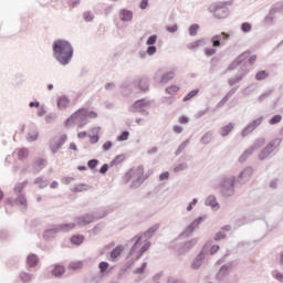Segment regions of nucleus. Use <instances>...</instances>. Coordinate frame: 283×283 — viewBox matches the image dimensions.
I'll return each instance as SVG.
<instances>
[{
  "label": "nucleus",
  "instance_id": "nucleus-1",
  "mask_svg": "<svg viewBox=\"0 0 283 283\" xmlns=\"http://www.w3.org/2000/svg\"><path fill=\"white\" fill-rule=\"evenodd\" d=\"M53 59L56 60L59 65L62 67H67L74 59V46L67 40H55L52 44Z\"/></svg>",
  "mask_w": 283,
  "mask_h": 283
},
{
  "label": "nucleus",
  "instance_id": "nucleus-2",
  "mask_svg": "<svg viewBox=\"0 0 283 283\" xmlns=\"http://www.w3.org/2000/svg\"><path fill=\"white\" fill-rule=\"evenodd\" d=\"M235 187H240V182L234 175H221L219 177V188L223 198L235 196Z\"/></svg>",
  "mask_w": 283,
  "mask_h": 283
},
{
  "label": "nucleus",
  "instance_id": "nucleus-3",
  "mask_svg": "<svg viewBox=\"0 0 283 283\" xmlns=\"http://www.w3.org/2000/svg\"><path fill=\"white\" fill-rule=\"evenodd\" d=\"M136 88L140 92H147V90H149V82L147 80H138L134 82H123L120 85L122 94H124V96H129L132 92L135 94L138 93Z\"/></svg>",
  "mask_w": 283,
  "mask_h": 283
},
{
  "label": "nucleus",
  "instance_id": "nucleus-4",
  "mask_svg": "<svg viewBox=\"0 0 283 283\" xmlns=\"http://www.w3.org/2000/svg\"><path fill=\"white\" fill-rule=\"evenodd\" d=\"M255 61H258V56L256 55H251V53L249 52H244L241 55H239L228 67L229 72H233V70H235V67H240V70H248L247 65H253V63H255Z\"/></svg>",
  "mask_w": 283,
  "mask_h": 283
},
{
  "label": "nucleus",
  "instance_id": "nucleus-5",
  "mask_svg": "<svg viewBox=\"0 0 283 283\" xmlns=\"http://www.w3.org/2000/svg\"><path fill=\"white\" fill-rule=\"evenodd\" d=\"M143 169H145L144 166H138L137 169H130L125 175L126 182H129V180H133L130 188L132 189H138L145 182V176L143 175Z\"/></svg>",
  "mask_w": 283,
  "mask_h": 283
},
{
  "label": "nucleus",
  "instance_id": "nucleus-6",
  "mask_svg": "<svg viewBox=\"0 0 283 283\" xmlns=\"http://www.w3.org/2000/svg\"><path fill=\"white\" fill-rule=\"evenodd\" d=\"M233 2L231 1H226V2H216L212 3L208 10L211 12L216 19H227L229 14H231V11L227 6H231Z\"/></svg>",
  "mask_w": 283,
  "mask_h": 283
},
{
  "label": "nucleus",
  "instance_id": "nucleus-7",
  "mask_svg": "<svg viewBox=\"0 0 283 283\" xmlns=\"http://www.w3.org/2000/svg\"><path fill=\"white\" fill-rule=\"evenodd\" d=\"M25 187H28V180L20 182L14 187V193H17L18 197L14 199V201L12 198L7 199V205H9V207L12 206V202H14V205H20V207H23V209L28 208V199H25V195L21 193Z\"/></svg>",
  "mask_w": 283,
  "mask_h": 283
},
{
  "label": "nucleus",
  "instance_id": "nucleus-8",
  "mask_svg": "<svg viewBox=\"0 0 283 283\" xmlns=\"http://www.w3.org/2000/svg\"><path fill=\"white\" fill-rule=\"evenodd\" d=\"M77 125L80 129H83V126L87 124V109L80 108L74 114H72L66 120V127L70 125Z\"/></svg>",
  "mask_w": 283,
  "mask_h": 283
},
{
  "label": "nucleus",
  "instance_id": "nucleus-9",
  "mask_svg": "<svg viewBox=\"0 0 283 283\" xmlns=\"http://www.w3.org/2000/svg\"><path fill=\"white\" fill-rule=\"evenodd\" d=\"M151 107V101L142 98L136 102L128 108V112L132 114H140L142 116L149 115V108Z\"/></svg>",
  "mask_w": 283,
  "mask_h": 283
},
{
  "label": "nucleus",
  "instance_id": "nucleus-10",
  "mask_svg": "<svg viewBox=\"0 0 283 283\" xmlns=\"http://www.w3.org/2000/svg\"><path fill=\"white\" fill-rule=\"evenodd\" d=\"M282 145V138L277 137L272 139L268 145L259 153L258 158L259 160H266L273 154L275 148Z\"/></svg>",
  "mask_w": 283,
  "mask_h": 283
},
{
  "label": "nucleus",
  "instance_id": "nucleus-11",
  "mask_svg": "<svg viewBox=\"0 0 283 283\" xmlns=\"http://www.w3.org/2000/svg\"><path fill=\"white\" fill-rule=\"evenodd\" d=\"M106 213L98 216L96 212H88L75 218V222L77 227H87V224H92V222H96V220H101V218H105Z\"/></svg>",
  "mask_w": 283,
  "mask_h": 283
},
{
  "label": "nucleus",
  "instance_id": "nucleus-12",
  "mask_svg": "<svg viewBox=\"0 0 283 283\" xmlns=\"http://www.w3.org/2000/svg\"><path fill=\"white\" fill-rule=\"evenodd\" d=\"M65 143H67V135L54 136L50 142L49 149L52 154H57Z\"/></svg>",
  "mask_w": 283,
  "mask_h": 283
},
{
  "label": "nucleus",
  "instance_id": "nucleus-13",
  "mask_svg": "<svg viewBox=\"0 0 283 283\" xmlns=\"http://www.w3.org/2000/svg\"><path fill=\"white\" fill-rule=\"evenodd\" d=\"M262 123H264V116H260L256 119H253L242 129L241 136L247 138V136H249V134H253V132H255V129H258Z\"/></svg>",
  "mask_w": 283,
  "mask_h": 283
},
{
  "label": "nucleus",
  "instance_id": "nucleus-14",
  "mask_svg": "<svg viewBox=\"0 0 283 283\" xmlns=\"http://www.w3.org/2000/svg\"><path fill=\"white\" fill-rule=\"evenodd\" d=\"M253 171V167L248 166L238 176H235L240 187H242V185H247V182L251 180Z\"/></svg>",
  "mask_w": 283,
  "mask_h": 283
},
{
  "label": "nucleus",
  "instance_id": "nucleus-15",
  "mask_svg": "<svg viewBox=\"0 0 283 283\" xmlns=\"http://www.w3.org/2000/svg\"><path fill=\"white\" fill-rule=\"evenodd\" d=\"M207 255H209V252H207V247H203L199 254L192 261L191 269L193 271H198V269L202 266V263L205 262V258H207Z\"/></svg>",
  "mask_w": 283,
  "mask_h": 283
},
{
  "label": "nucleus",
  "instance_id": "nucleus-16",
  "mask_svg": "<svg viewBox=\"0 0 283 283\" xmlns=\"http://www.w3.org/2000/svg\"><path fill=\"white\" fill-rule=\"evenodd\" d=\"M231 35L227 32H221V34H216L211 38V43L213 48H221V45H226L224 41H229Z\"/></svg>",
  "mask_w": 283,
  "mask_h": 283
},
{
  "label": "nucleus",
  "instance_id": "nucleus-17",
  "mask_svg": "<svg viewBox=\"0 0 283 283\" xmlns=\"http://www.w3.org/2000/svg\"><path fill=\"white\" fill-rule=\"evenodd\" d=\"M202 220H205V217H198L197 219H195L188 227H186V229L181 232L180 235H184L185 238H189V235H191V232L196 231V229L200 227V224L202 223Z\"/></svg>",
  "mask_w": 283,
  "mask_h": 283
},
{
  "label": "nucleus",
  "instance_id": "nucleus-18",
  "mask_svg": "<svg viewBox=\"0 0 283 283\" xmlns=\"http://www.w3.org/2000/svg\"><path fill=\"white\" fill-rule=\"evenodd\" d=\"M247 74H249V69H240L239 74L228 80V85H230V87L238 85V83H240V81H242Z\"/></svg>",
  "mask_w": 283,
  "mask_h": 283
},
{
  "label": "nucleus",
  "instance_id": "nucleus-19",
  "mask_svg": "<svg viewBox=\"0 0 283 283\" xmlns=\"http://www.w3.org/2000/svg\"><path fill=\"white\" fill-rule=\"evenodd\" d=\"M118 17L123 23H132V21H134V11L128 9H120L118 11Z\"/></svg>",
  "mask_w": 283,
  "mask_h": 283
},
{
  "label": "nucleus",
  "instance_id": "nucleus-20",
  "mask_svg": "<svg viewBox=\"0 0 283 283\" xmlns=\"http://www.w3.org/2000/svg\"><path fill=\"white\" fill-rule=\"evenodd\" d=\"M206 207H210L212 211H218L220 209V203H218V199L214 195H210L207 197L205 201Z\"/></svg>",
  "mask_w": 283,
  "mask_h": 283
},
{
  "label": "nucleus",
  "instance_id": "nucleus-21",
  "mask_svg": "<svg viewBox=\"0 0 283 283\" xmlns=\"http://www.w3.org/2000/svg\"><path fill=\"white\" fill-rule=\"evenodd\" d=\"M231 266H233V262H229L222 265L219 272L217 273V280H224L229 271H231Z\"/></svg>",
  "mask_w": 283,
  "mask_h": 283
},
{
  "label": "nucleus",
  "instance_id": "nucleus-22",
  "mask_svg": "<svg viewBox=\"0 0 283 283\" xmlns=\"http://www.w3.org/2000/svg\"><path fill=\"white\" fill-rule=\"evenodd\" d=\"M70 103H72V101H70L67 98V96L63 95V96H60L57 98V102H56V105H57V109H67V107H70Z\"/></svg>",
  "mask_w": 283,
  "mask_h": 283
},
{
  "label": "nucleus",
  "instance_id": "nucleus-23",
  "mask_svg": "<svg viewBox=\"0 0 283 283\" xmlns=\"http://www.w3.org/2000/svg\"><path fill=\"white\" fill-rule=\"evenodd\" d=\"M158 229H160V223L154 224L142 234V238H146V240L154 238V234L156 233V231H158Z\"/></svg>",
  "mask_w": 283,
  "mask_h": 283
},
{
  "label": "nucleus",
  "instance_id": "nucleus-24",
  "mask_svg": "<svg viewBox=\"0 0 283 283\" xmlns=\"http://www.w3.org/2000/svg\"><path fill=\"white\" fill-rule=\"evenodd\" d=\"M56 233H59V228L54 226L53 228L44 231L43 238L44 240H54V238H56Z\"/></svg>",
  "mask_w": 283,
  "mask_h": 283
},
{
  "label": "nucleus",
  "instance_id": "nucleus-25",
  "mask_svg": "<svg viewBox=\"0 0 283 283\" xmlns=\"http://www.w3.org/2000/svg\"><path fill=\"white\" fill-rule=\"evenodd\" d=\"M175 77H176V72L169 71L167 73L161 74L159 83L167 85V83H169V81H174Z\"/></svg>",
  "mask_w": 283,
  "mask_h": 283
},
{
  "label": "nucleus",
  "instance_id": "nucleus-26",
  "mask_svg": "<svg viewBox=\"0 0 283 283\" xmlns=\"http://www.w3.org/2000/svg\"><path fill=\"white\" fill-rule=\"evenodd\" d=\"M196 244H198V239H191L184 243V245L179 249L180 253H189V250L192 249Z\"/></svg>",
  "mask_w": 283,
  "mask_h": 283
},
{
  "label": "nucleus",
  "instance_id": "nucleus-27",
  "mask_svg": "<svg viewBox=\"0 0 283 283\" xmlns=\"http://www.w3.org/2000/svg\"><path fill=\"white\" fill-rule=\"evenodd\" d=\"M234 127L235 126L233 123H229L228 125L222 126L219 130L220 136H222V138H226V136H229L233 132Z\"/></svg>",
  "mask_w": 283,
  "mask_h": 283
},
{
  "label": "nucleus",
  "instance_id": "nucleus-28",
  "mask_svg": "<svg viewBox=\"0 0 283 283\" xmlns=\"http://www.w3.org/2000/svg\"><path fill=\"white\" fill-rule=\"evenodd\" d=\"M90 189H92V186L87 184H78V185H75L73 188H71V191L73 193H81L83 191H90Z\"/></svg>",
  "mask_w": 283,
  "mask_h": 283
},
{
  "label": "nucleus",
  "instance_id": "nucleus-29",
  "mask_svg": "<svg viewBox=\"0 0 283 283\" xmlns=\"http://www.w3.org/2000/svg\"><path fill=\"white\" fill-rule=\"evenodd\" d=\"M46 165H48V160H45V159H38L33 164V171H36V174H39V171H41L42 169H45Z\"/></svg>",
  "mask_w": 283,
  "mask_h": 283
},
{
  "label": "nucleus",
  "instance_id": "nucleus-30",
  "mask_svg": "<svg viewBox=\"0 0 283 283\" xmlns=\"http://www.w3.org/2000/svg\"><path fill=\"white\" fill-rule=\"evenodd\" d=\"M207 45V40L206 39H200L195 42H191L188 45V50H198V48H205Z\"/></svg>",
  "mask_w": 283,
  "mask_h": 283
},
{
  "label": "nucleus",
  "instance_id": "nucleus-31",
  "mask_svg": "<svg viewBox=\"0 0 283 283\" xmlns=\"http://www.w3.org/2000/svg\"><path fill=\"white\" fill-rule=\"evenodd\" d=\"M251 220L249 217H241L234 221V229H240V227H244L245 224H251Z\"/></svg>",
  "mask_w": 283,
  "mask_h": 283
},
{
  "label": "nucleus",
  "instance_id": "nucleus-32",
  "mask_svg": "<svg viewBox=\"0 0 283 283\" xmlns=\"http://www.w3.org/2000/svg\"><path fill=\"white\" fill-rule=\"evenodd\" d=\"M142 240L143 235H136L130 240V242H134V244L130 248L129 255H134V253H136V249H138V244H140Z\"/></svg>",
  "mask_w": 283,
  "mask_h": 283
},
{
  "label": "nucleus",
  "instance_id": "nucleus-33",
  "mask_svg": "<svg viewBox=\"0 0 283 283\" xmlns=\"http://www.w3.org/2000/svg\"><path fill=\"white\" fill-rule=\"evenodd\" d=\"M27 264L30 269H34L39 264V256L36 254H29L27 258Z\"/></svg>",
  "mask_w": 283,
  "mask_h": 283
},
{
  "label": "nucleus",
  "instance_id": "nucleus-34",
  "mask_svg": "<svg viewBox=\"0 0 283 283\" xmlns=\"http://www.w3.org/2000/svg\"><path fill=\"white\" fill-rule=\"evenodd\" d=\"M213 140V130H208L201 138L200 143L201 145H209Z\"/></svg>",
  "mask_w": 283,
  "mask_h": 283
},
{
  "label": "nucleus",
  "instance_id": "nucleus-35",
  "mask_svg": "<svg viewBox=\"0 0 283 283\" xmlns=\"http://www.w3.org/2000/svg\"><path fill=\"white\" fill-rule=\"evenodd\" d=\"M57 231L59 233H61V231H63L64 233H67V231H72V229H74V227H76L75 223H62V224H57Z\"/></svg>",
  "mask_w": 283,
  "mask_h": 283
},
{
  "label": "nucleus",
  "instance_id": "nucleus-36",
  "mask_svg": "<svg viewBox=\"0 0 283 283\" xmlns=\"http://www.w3.org/2000/svg\"><path fill=\"white\" fill-rule=\"evenodd\" d=\"M266 143V138L264 137H259L258 139H255V142L253 143V145L250 147V149L254 150L255 149H260V147H264V144Z\"/></svg>",
  "mask_w": 283,
  "mask_h": 283
},
{
  "label": "nucleus",
  "instance_id": "nucleus-37",
  "mask_svg": "<svg viewBox=\"0 0 283 283\" xmlns=\"http://www.w3.org/2000/svg\"><path fill=\"white\" fill-rule=\"evenodd\" d=\"M282 10H283V4H282V2H276V3H274V4L271 7V9L269 10V12L275 17V14H280V12H282Z\"/></svg>",
  "mask_w": 283,
  "mask_h": 283
},
{
  "label": "nucleus",
  "instance_id": "nucleus-38",
  "mask_svg": "<svg viewBox=\"0 0 283 283\" xmlns=\"http://www.w3.org/2000/svg\"><path fill=\"white\" fill-rule=\"evenodd\" d=\"M151 247V242L148 241L146 242L137 252L136 259L140 260V258H143V255L145 254V252L149 251V248Z\"/></svg>",
  "mask_w": 283,
  "mask_h": 283
},
{
  "label": "nucleus",
  "instance_id": "nucleus-39",
  "mask_svg": "<svg viewBox=\"0 0 283 283\" xmlns=\"http://www.w3.org/2000/svg\"><path fill=\"white\" fill-rule=\"evenodd\" d=\"M189 143L190 139H186L185 142H182L175 151V156H180L187 149V147H189Z\"/></svg>",
  "mask_w": 283,
  "mask_h": 283
},
{
  "label": "nucleus",
  "instance_id": "nucleus-40",
  "mask_svg": "<svg viewBox=\"0 0 283 283\" xmlns=\"http://www.w3.org/2000/svg\"><path fill=\"white\" fill-rule=\"evenodd\" d=\"M253 148L245 149L244 153L239 157V163H247L249 157L253 155Z\"/></svg>",
  "mask_w": 283,
  "mask_h": 283
},
{
  "label": "nucleus",
  "instance_id": "nucleus-41",
  "mask_svg": "<svg viewBox=\"0 0 283 283\" xmlns=\"http://www.w3.org/2000/svg\"><path fill=\"white\" fill-rule=\"evenodd\" d=\"M33 279H34V276L28 272H20V274H19V280L22 283H29Z\"/></svg>",
  "mask_w": 283,
  "mask_h": 283
},
{
  "label": "nucleus",
  "instance_id": "nucleus-42",
  "mask_svg": "<svg viewBox=\"0 0 283 283\" xmlns=\"http://www.w3.org/2000/svg\"><path fill=\"white\" fill-rule=\"evenodd\" d=\"M124 249L125 248L123 245H117L115 249L111 251V259L113 260V262L114 260H116V258L120 255V253H123Z\"/></svg>",
  "mask_w": 283,
  "mask_h": 283
},
{
  "label": "nucleus",
  "instance_id": "nucleus-43",
  "mask_svg": "<svg viewBox=\"0 0 283 283\" xmlns=\"http://www.w3.org/2000/svg\"><path fill=\"white\" fill-rule=\"evenodd\" d=\"M71 242L75 244V247H81V243L85 242V237L82 234H75L71 237Z\"/></svg>",
  "mask_w": 283,
  "mask_h": 283
},
{
  "label": "nucleus",
  "instance_id": "nucleus-44",
  "mask_svg": "<svg viewBox=\"0 0 283 283\" xmlns=\"http://www.w3.org/2000/svg\"><path fill=\"white\" fill-rule=\"evenodd\" d=\"M273 92H275V90H273V88H268L266 91H264V92L258 97L259 103H263V101H266V98H270V96H271V94H273Z\"/></svg>",
  "mask_w": 283,
  "mask_h": 283
},
{
  "label": "nucleus",
  "instance_id": "nucleus-45",
  "mask_svg": "<svg viewBox=\"0 0 283 283\" xmlns=\"http://www.w3.org/2000/svg\"><path fill=\"white\" fill-rule=\"evenodd\" d=\"M34 185H38L40 189H45L50 182L46 179H43V177H38L34 180Z\"/></svg>",
  "mask_w": 283,
  "mask_h": 283
},
{
  "label": "nucleus",
  "instance_id": "nucleus-46",
  "mask_svg": "<svg viewBox=\"0 0 283 283\" xmlns=\"http://www.w3.org/2000/svg\"><path fill=\"white\" fill-rule=\"evenodd\" d=\"M63 273H65V268H63V265H55L52 270V275H54V277H61Z\"/></svg>",
  "mask_w": 283,
  "mask_h": 283
},
{
  "label": "nucleus",
  "instance_id": "nucleus-47",
  "mask_svg": "<svg viewBox=\"0 0 283 283\" xmlns=\"http://www.w3.org/2000/svg\"><path fill=\"white\" fill-rule=\"evenodd\" d=\"M200 90L196 88L190 91L185 97H184V103H187V101H191V98H195V96H198Z\"/></svg>",
  "mask_w": 283,
  "mask_h": 283
},
{
  "label": "nucleus",
  "instance_id": "nucleus-48",
  "mask_svg": "<svg viewBox=\"0 0 283 283\" xmlns=\"http://www.w3.org/2000/svg\"><path fill=\"white\" fill-rule=\"evenodd\" d=\"M263 23H265V25H273L275 23V15L269 11L268 15L263 19Z\"/></svg>",
  "mask_w": 283,
  "mask_h": 283
},
{
  "label": "nucleus",
  "instance_id": "nucleus-49",
  "mask_svg": "<svg viewBox=\"0 0 283 283\" xmlns=\"http://www.w3.org/2000/svg\"><path fill=\"white\" fill-rule=\"evenodd\" d=\"M198 30H200L199 24H191L188 29L189 36H197L198 35Z\"/></svg>",
  "mask_w": 283,
  "mask_h": 283
},
{
  "label": "nucleus",
  "instance_id": "nucleus-50",
  "mask_svg": "<svg viewBox=\"0 0 283 283\" xmlns=\"http://www.w3.org/2000/svg\"><path fill=\"white\" fill-rule=\"evenodd\" d=\"M85 23H92V21H94V13L92 11H85L82 14Z\"/></svg>",
  "mask_w": 283,
  "mask_h": 283
},
{
  "label": "nucleus",
  "instance_id": "nucleus-51",
  "mask_svg": "<svg viewBox=\"0 0 283 283\" xmlns=\"http://www.w3.org/2000/svg\"><path fill=\"white\" fill-rule=\"evenodd\" d=\"M30 151L28 150V148H21L18 151V158L19 160H25L29 156Z\"/></svg>",
  "mask_w": 283,
  "mask_h": 283
},
{
  "label": "nucleus",
  "instance_id": "nucleus-52",
  "mask_svg": "<svg viewBox=\"0 0 283 283\" xmlns=\"http://www.w3.org/2000/svg\"><path fill=\"white\" fill-rule=\"evenodd\" d=\"M180 87L177 85H171L166 88V94H169L170 96H176V93H178Z\"/></svg>",
  "mask_w": 283,
  "mask_h": 283
},
{
  "label": "nucleus",
  "instance_id": "nucleus-53",
  "mask_svg": "<svg viewBox=\"0 0 283 283\" xmlns=\"http://www.w3.org/2000/svg\"><path fill=\"white\" fill-rule=\"evenodd\" d=\"M186 169H189V165L187 163H181L175 166L174 171L175 174H179V171H186Z\"/></svg>",
  "mask_w": 283,
  "mask_h": 283
},
{
  "label": "nucleus",
  "instance_id": "nucleus-54",
  "mask_svg": "<svg viewBox=\"0 0 283 283\" xmlns=\"http://www.w3.org/2000/svg\"><path fill=\"white\" fill-rule=\"evenodd\" d=\"M279 123H282V115H274L269 119V125H277Z\"/></svg>",
  "mask_w": 283,
  "mask_h": 283
},
{
  "label": "nucleus",
  "instance_id": "nucleus-55",
  "mask_svg": "<svg viewBox=\"0 0 283 283\" xmlns=\"http://www.w3.org/2000/svg\"><path fill=\"white\" fill-rule=\"evenodd\" d=\"M256 81H264L265 78H269V73L266 71H259L255 74Z\"/></svg>",
  "mask_w": 283,
  "mask_h": 283
},
{
  "label": "nucleus",
  "instance_id": "nucleus-56",
  "mask_svg": "<svg viewBox=\"0 0 283 283\" xmlns=\"http://www.w3.org/2000/svg\"><path fill=\"white\" fill-rule=\"evenodd\" d=\"M98 269L99 273L103 275V273H105L109 269V263H107L106 261H102L98 264Z\"/></svg>",
  "mask_w": 283,
  "mask_h": 283
},
{
  "label": "nucleus",
  "instance_id": "nucleus-57",
  "mask_svg": "<svg viewBox=\"0 0 283 283\" xmlns=\"http://www.w3.org/2000/svg\"><path fill=\"white\" fill-rule=\"evenodd\" d=\"M147 269V262L142 263L140 268H137L134 270V274L135 275H143V273H145V270Z\"/></svg>",
  "mask_w": 283,
  "mask_h": 283
},
{
  "label": "nucleus",
  "instance_id": "nucleus-58",
  "mask_svg": "<svg viewBox=\"0 0 283 283\" xmlns=\"http://www.w3.org/2000/svg\"><path fill=\"white\" fill-rule=\"evenodd\" d=\"M129 139V132L128 130H124L122 132V134L119 136H117V140L118 143H123L125 140Z\"/></svg>",
  "mask_w": 283,
  "mask_h": 283
},
{
  "label": "nucleus",
  "instance_id": "nucleus-59",
  "mask_svg": "<svg viewBox=\"0 0 283 283\" xmlns=\"http://www.w3.org/2000/svg\"><path fill=\"white\" fill-rule=\"evenodd\" d=\"M214 242H220V240H227V233L219 231L214 234Z\"/></svg>",
  "mask_w": 283,
  "mask_h": 283
},
{
  "label": "nucleus",
  "instance_id": "nucleus-60",
  "mask_svg": "<svg viewBox=\"0 0 283 283\" xmlns=\"http://www.w3.org/2000/svg\"><path fill=\"white\" fill-rule=\"evenodd\" d=\"M252 28L253 27L249 22H243L241 24V31L244 32L245 34H248V32H251Z\"/></svg>",
  "mask_w": 283,
  "mask_h": 283
},
{
  "label": "nucleus",
  "instance_id": "nucleus-61",
  "mask_svg": "<svg viewBox=\"0 0 283 283\" xmlns=\"http://www.w3.org/2000/svg\"><path fill=\"white\" fill-rule=\"evenodd\" d=\"M157 52L158 48H156V45H148L146 50V54H148V56H154V54H156Z\"/></svg>",
  "mask_w": 283,
  "mask_h": 283
},
{
  "label": "nucleus",
  "instance_id": "nucleus-62",
  "mask_svg": "<svg viewBox=\"0 0 283 283\" xmlns=\"http://www.w3.org/2000/svg\"><path fill=\"white\" fill-rule=\"evenodd\" d=\"M156 41H158V35H150L146 41V45H156Z\"/></svg>",
  "mask_w": 283,
  "mask_h": 283
},
{
  "label": "nucleus",
  "instance_id": "nucleus-63",
  "mask_svg": "<svg viewBox=\"0 0 283 283\" xmlns=\"http://www.w3.org/2000/svg\"><path fill=\"white\" fill-rule=\"evenodd\" d=\"M167 283H186L185 280L178 279L176 276H168Z\"/></svg>",
  "mask_w": 283,
  "mask_h": 283
},
{
  "label": "nucleus",
  "instance_id": "nucleus-64",
  "mask_svg": "<svg viewBox=\"0 0 283 283\" xmlns=\"http://www.w3.org/2000/svg\"><path fill=\"white\" fill-rule=\"evenodd\" d=\"M103 282V274H97L91 277V283H102Z\"/></svg>",
  "mask_w": 283,
  "mask_h": 283
}]
</instances>
